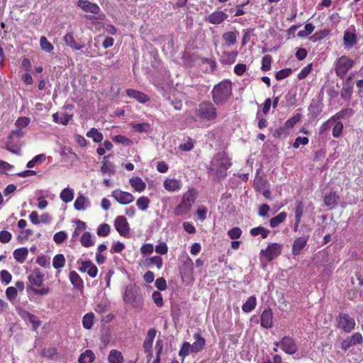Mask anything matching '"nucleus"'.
I'll use <instances>...</instances> for the list:
<instances>
[{
    "instance_id": "obj_1",
    "label": "nucleus",
    "mask_w": 363,
    "mask_h": 363,
    "mask_svg": "<svg viewBox=\"0 0 363 363\" xmlns=\"http://www.w3.org/2000/svg\"><path fill=\"white\" fill-rule=\"evenodd\" d=\"M230 158L225 152L216 154L211 161L208 173L215 181H219L227 176V170L231 167Z\"/></svg>"
},
{
    "instance_id": "obj_2",
    "label": "nucleus",
    "mask_w": 363,
    "mask_h": 363,
    "mask_svg": "<svg viewBox=\"0 0 363 363\" xmlns=\"http://www.w3.org/2000/svg\"><path fill=\"white\" fill-rule=\"evenodd\" d=\"M233 94L232 82L230 79H223L216 84L212 91V99L216 105L225 104Z\"/></svg>"
},
{
    "instance_id": "obj_3",
    "label": "nucleus",
    "mask_w": 363,
    "mask_h": 363,
    "mask_svg": "<svg viewBox=\"0 0 363 363\" xmlns=\"http://www.w3.org/2000/svg\"><path fill=\"white\" fill-rule=\"evenodd\" d=\"M123 301L136 309H141L144 304L143 294L140 289L135 284H129L126 286L123 294Z\"/></svg>"
},
{
    "instance_id": "obj_4",
    "label": "nucleus",
    "mask_w": 363,
    "mask_h": 363,
    "mask_svg": "<svg viewBox=\"0 0 363 363\" xmlns=\"http://www.w3.org/2000/svg\"><path fill=\"white\" fill-rule=\"evenodd\" d=\"M195 115L201 121H212L218 116L217 109L214 104L209 101H203L195 108Z\"/></svg>"
},
{
    "instance_id": "obj_5",
    "label": "nucleus",
    "mask_w": 363,
    "mask_h": 363,
    "mask_svg": "<svg viewBox=\"0 0 363 363\" xmlns=\"http://www.w3.org/2000/svg\"><path fill=\"white\" fill-rule=\"evenodd\" d=\"M196 199V191L194 189H190L185 192L180 203L174 209V213L177 216L186 215L191 209Z\"/></svg>"
},
{
    "instance_id": "obj_6",
    "label": "nucleus",
    "mask_w": 363,
    "mask_h": 363,
    "mask_svg": "<svg viewBox=\"0 0 363 363\" xmlns=\"http://www.w3.org/2000/svg\"><path fill=\"white\" fill-rule=\"evenodd\" d=\"M354 61L346 55H342L334 64L335 72L340 79H343L347 73L353 67Z\"/></svg>"
},
{
    "instance_id": "obj_7",
    "label": "nucleus",
    "mask_w": 363,
    "mask_h": 363,
    "mask_svg": "<svg viewBox=\"0 0 363 363\" xmlns=\"http://www.w3.org/2000/svg\"><path fill=\"white\" fill-rule=\"evenodd\" d=\"M337 327L345 333H350L355 327V321L347 313H340L337 317Z\"/></svg>"
},
{
    "instance_id": "obj_8",
    "label": "nucleus",
    "mask_w": 363,
    "mask_h": 363,
    "mask_svg": "<svg viewBox=\"0 0 363 363\" xmlns=\"http://www.w3.org/2000/svg\"><path fill=\"white\" fill-rule=\"evenodd\" d=\"M282 245L273 242L269 244L265 250H261V255L268 261H272L277 257L281 252Z\"/></svg>"
},
{
    "instance_id": "obj_9",
    "label": "nucleus",
    "mask_w": 363,
    "mask_h": 363,
    "mask_svg": "<svg viewBox=\"0 0 363 363\" xmlns=\"http://www.w3.org/2000/svg\"><path fill=\"white\" fill-rule=\"evenodd\" d=\"M357 43L356 29L354 26L345 30L343 35V45L345 48L350 49Z\"/></svg>"
},
{
    "instance_id": "obj_10",
    "label": "nucleus",
    "mask_w": 363,
    "mask_h": 363,
    "mask_svg": "<svg viewBox=\"0 0 363 363\" xmlns=\"http://www.w3.org/2000/svg\"><path fill=\"white\" fill-rule=\"evenodd\" d=\"M114 226L118 233L125 238H128L130 235V226L127 219L123 216H118L114 220Z\"/></svg>"
},
{
    "instance_id": "obj_11",
    "label": "nucleus",
    "mask_w": 363,
    "mask_h": 363,
    "mask_svg": "<svg viewBox=\"0 0 363 363\" xmlns=\"http://www.w3.org/2000/svg\"><path fill=\"white\" fill-rule=\"evenodd\" d=\"M111 196L122 205H127L132 203L135 198L133 195L129 192L123 191L121 189H116L111 192Z\"/></svg>"
},
{
    "instance_id": "obj_12",
    "label": "nucleus",
    "mask_w": 363,
    "mask_h": 363,
    "mask_svg": "<svg viewBox=\"0 0 363 363\" xmlns=\"http://www.w3.org/2000/svg\"><path fill=\"white\" fill-rule=\"evenodd\" d=\"M280 348L289 354H294L298 350V346L294 339L288 336L284 337L280 341Z\"/></svg>"
},
{
    "instance_id": "obj_13",
    "label": "nucleus",
    "mask_w": 363,
    "mask_h": 363,
    "mask_svg": "<svg viewBox=\"0 0 363 363\" xmlns=\"http://www.w3.org/2000/svg\"><path fill=\"white\" fill-rule=\"evenodd\" d=\"M363 341L362 335L357 332L354 333L352 335L347 337L344 339L341 342V348L344 351H347L352 346L362 343Z\"/></svg>"
},
{
    "instance_id": "obj_14",
    "label": "nucleus",
    "mask_w": 363,
    "mask_h": 363,
    "mask_svg": "<svg viewBox=\"0 0 363 363\" xmlns=\"http://www.w3.org/2000/svg\"><path fill=\"white\" fill-rule=\"evenodd\" d=\"M354 74L349 76L342 84V88L340 91L341 98L347 101H350L353 93V84L352 79Z\"/></svg>"
},
{
    "instance_id": "obj_15",
    "label": "nucleus",
    "mask_w": 363,
    "mask_h": 363,
    "mask_svg": "<svg viewBox=\"0 0 363 363\" xmlns=\"http://www.w3.org/2000/svg\"><path fill=\"white\" fill-rule=\"evenodd\" d=\"M228 18V15L223 11H216L206 17L205 21L211 24L218 25L223 23Z\"/></svg>"
},
{
    "instance_id": "obj_16",
    "label": "nucleus",
    "mask_w": 363,
    "mask_h": 363,
    "mask_svg": "<svg viewBox=\"0 0 363 363\" xmlns=\"http://www.w3.org/2000/svg\"><path fill=\"white\" fill-rule=\"evenodd\" d=\"M18 315L25 320H28L33 325V328L35 330H36L41 325V321L38 319V318L30 313L29 311L20 309L18 310Z\"/></svg>"
},
{
    "instance_id": "obj_17",
    "label": "nucleus",
    "mask_w": 363,
    "mask_h": 363,
    "mask_svg": "<svg viewBox=\"0 0 363 363\" xmlns=\"http://www.w3.org/2000/svg\"><path fill=\"white\" fill-rule=\"evenodd\" d=\"M44 274L39 269H35L28 276V281L31 284V287H40L43 284Z\"/></svg>"
},
{
    "instance_id": "obj_18",
    "label": "nucleus",
    "mask_w": 363,
    "mask_h": 363,
    "mask_svg": "<svg viewBox=\"0 0 363 363\" xmlns=\"http://www.w3.org/2000/svg\"><path fill=\"white\" fill-rule=\"evenodd\" d=\"M308 240V236H301L295 239L292 245V255L298 256L301 250L306 246Z\"/></svg>"
},
{
    "instance_id": "obj_19",
    "label": "nucleus",
    "mask_w": 363,
    "mask_h": 363,
    "mask_svg": "<svg viewBox=\"0 0 363 363\" xmlns=\"http://www.w3.org/2000/svg\"><path fill=\"white\" fill-rule=\"evenodd\" d=\"M77 6L85 12L98 14L100 11V8L96 4L92 3L88 0H79L77 1Z\"/></svg>"
},
{
    "instance_id": "obj_20",
    "label": "nucleus",
    "mask_w": 363,
    "mask_h": 363,
    "mask_svg": "<svg viewBox=\"0 0 363 363\" xmlns=\"http://www.w3.org/2000/svg\"><path fill=\"white\" fill-rule=\"evenodd\" d=\"M79 271L81 272H86L89 277L94 278L97 275L98 268L91 260H87L82 262Z\"/></svg>"
},
{
    "instance_id": "obj_21",
    "label": "nucleus",
    "mask_w": 363,
    "mask_h": 363,
    "mask_svg": "<svg viewBox=\"0 0 363 363\" xmlns=\"http://www.w3.org/2000/svg\"><path fill=\"white\" fill-rule=\"evenodd\" d=\"M125 93L128 97L134 99L141 104H145L150 101L149 96L140 91L133 89H128L125 90Z\"/></svg>"
},
{
    "instance_id": "obj_22",
    "label": "nucleus",
    "mask_w": 363,
    "mask_h": 363,
    "mask_svg": "<svg viewBox=\"0 0 363 363\" xmlns=\"http://www.w3.org/2000/svg\"><path fill=\"white\" fill-rule=\"evenodd\" d=\"M239 36V32L228 31L222 35V40H223L225 45L230 48L235 45L238 42V38Z\"/></svg>"
},
{
    "instance_id": "obj_23",
    "label": "nucleus",
    "mask_w": 363,
    "mask_h": 363,
    "mask_svg": "<svg viewBox=\"0 0 363 363\" xmlns=\"http://www.w3.org/2000/svg\"><path fill=\"white\" fill-rule=\"evenodd\" d=\"M261 326L269 329L273 325V313L271 308L265 309L261 315Z\"/></svg>"
},
{
    "instance_id": "obj_24",
    "label": "nucleus",
    "mask_w": 363,
    "mask_h": 363,
    "mask_svg": "<svg viewBox=\"0 0 363 363\" xmlns=\"http://www.w3.org/2000/svg\"><path fill=\"white\" fill-rule=\"evenodd\" d=\"M65 44L72 50H82L84 45L77 43L72 33H67L63 37Z\"/></svg>"
},
{
    "instance_id": "obj_25",
    "label": "nucleus",
    "mask_w": 363,
    "mask_h": 363,
    "mask_svg": "<svg viewBox=\"0 0 363 363\" xmlns=\"http://www.w3.org/2000/svg\"><path fill=\"white\" fill-rule=\"evenodd\" d=\"M238 52L235 50L224 51L222 52L220 62L223 65H230L236 61Z\"/></svg>"
},
{
    "instance_id": "obj_26",
    "label": "nucleus",
    "mask_w": 363,
    "mask_h": 363,
    "mask_svg": "<svg viewBox=\"0 0 363 363\" xmlns=\"http://www.w3.org/2000/svg\"><path fill=\"white\" fill-rule=\"evenodd\" d=\"M194 338L196 341L191 345L192 347L193 352L197 353L203 349L206 340L199 333L194 334Z\"/></svg>"
},
{
    "instance_id": "obj_27",
    "label": "nucleus",
    "mask_w": 363,
    "mask_h": 363,
    "mask_svg": "<svg viewBox=\"0 0 363 363\" xmlns=\"http://www.w3.org/2000/svg\"><path fill=\"white\" fill-rule=\"evenodd\" d=\"M339 199L340 197L335 191H330L325 195L323 201L326 206L333 208L337 205Z\"/></svg>"
},
{
    "instance_id": "obj_28",
    "label": "nucleus",
    "mask_w": 363,
    "mask_h": 363,
    "mask_svg": "<svg viewBox=\"0 0 363 363\" xmlns=\"http://www.w3.org/2000/svg\"><path fill=\"white\" fill-rule=\"evenodd\" d=\"M69 278L72 284L76 289L80 291L84 289V281L75 271H72L69 272Z\"/></svg>"
},
{
    "instance_id": "obj_29",
    "label": "nucleus",
    "mask_w": 363,
    "mask_h": 363,
    "mask_svg": "<svg viewBox=\"0 0 363 363\" xmlns=\"http://www.w3.org/2000/svg\"><path fill=\"white\" fill-rule=\"evenodd\" d=\"M129 182L135 191L142 192L146 188L145 182L139 177H132Z\"/></svg>"
},
{
    "instance_id": "obj_30",
    "label": "nucleus",
    "mask_w": 363,
    "mask_h": 363,
    "mask_svg": "<svg viewBox=\"0 0 363 363\" xmlns=\"http://www.w3.org/2000/svg\"><path fill=\"white\" fill-rule=\"evenodd\" d=\"M124 357L121 352L117 350H111L108 356V363H123Z\"/></svg>"
},
{
    "instance_id": "obj_31",
    "label": "nucleus",
    "mask_w": 363,
    "mask_h": 363,
    "mask_svg": "<svg viewBox=\"0 0 363 363\" xmlns=\"http://www.w3.org/2000/svg\"><path fill=\"white\" fill-rule=\"evenodd\" d=\"M109 156L110 155H108L104 157L102 165L101 167V172L103 174H114L116 172L114 164L108 160H106V158Z\"/></svg>"
},
{
    "instance_id": "obj_32",
    "label": "nucleus",
    "mask_w": 363,
    "mask_h": 363,
    "mask_svg": "<svg viewBox=\"0 0 363 363\" xmlns=\"http://www.w3.org/2000/svg\"><path fill=\"white\" fill-rule=\"evenodd\" d=\"M13 257L16 262L23 263L28 255V250L26 247H21L14 250Z\"/></svg>"
},
{
    "instance_id": "obj_33",
    "label": "nucleus",
    "mask_w": 363,
    "mask_h": 363,
    "mask_svg": "<svg viewBox=\"0 0 363 363\" xmlns=\"http://www.w3.org/2000/svg\"><path fill=\"white\" fill-rule=\"evenodd\" d=\"M72 117V114H68L67 113H62L61 116H59L58 113L52 114L53 121L56 123H60L63 125H67Z\"/></svg>"
},
{
    "instance_id": "obj_34",
    "label": "nucleus",
    "mask_w": 363,
    "mask_h": 363,
    "mask_svg": "<svg viewBox=\"0 0 363 363\" xmlns=\"http://www.w3.org/2000/svg\"><path fill=\"white\" fill-rule=\"evenodd\" d=\"M354 113V111L352 108H342L331 117H330V121H333L334 122L339 121L340 119L344 118L347 116H351Z\"/></svg>"
},
{
    "instance_id": "obj_35",
    "label": "nucleus",
    "mask_w": 363,
    "mask_h": 363,
    "mask_svg": "<svg viewBox=\"0 0 363 363\" xmlns=\"http://www.w3.org/2000/svg\"><path fill=\"white\" fill-rule=\"evenodd\" d=\"M287 213L285 211H282L272 217L269 220V225L272 228H277L281 223H282L286 219Z\"/></svg>"
},
{
    "instance_id": "obj_36",
    "label": "nucleus",
    "mask_w": 363,
    "mask_h": 363,
    "mask_svg": "<svg viewBox=\"0 0 363 363\" xmlns=\"http://www.w3.org/2000/svg\"><path fill=\"white\" fill-rule=\"evenodd\" d=\"M164 187L169 191H174L181 189V184L179 182L175 179H167L164 182Z\"/></svg>"
},
{
    "instance_id": "obj_37",
    "label": "nucleus",
    "mask_w": 363,
    "mask_h": 363,
    "mask_svg": "<svg viewBox=\"0 0 363 363\" xmlns=\"http://www.w3.org/2000/svg\"><path fill=\"white\" fill-rule=\"evenodd\" d=\"M95 354L91 350L82 353L78 359L79 363H92L95 360Z\"/></svg>"
},
{
    "instance_id": "obj_38",
    "label": "nucleus",
    "mask_w": 363,
    "mask_h": 363,
    "mask_svg": "<svg viewBox=\"0 0 363 363\" xmlns=\"http://www.w3.org/2000/svg\"><path fill=\"white\" fill-rule=\"evenodd\" d=\"M257 306V299L255 296H250L242 304V310L245 313H250Z\"/></svg>"
},
{
    "instance_id": "obj_39",
    "label": "nucleus",
    "mask_w": 363,
    "mask_h": 363,
    "mask_svg": "<svg viewBox=\"0 0 363 363\" xmlns=\"http://www.w3.org/2000/svg\"><path fill=\"white\" fill-rule=\"evenodd\" d=\"M269 230L262 226L255 227L250 229V234L252 236L256 237L260 235L262 239L267 238L269 236Z\"/></svg>"
},
{
    "instance_id": "obj_40",
    "label": "nucleus",
    "mask_w": 363,
    "mask_h": 363,
    "mask_svg": "<svg viewBox=\"0 0 363 363\" xmlns=\"http://www.w3.org/2000/svg\"><path fill=\"white\" fill-rule=\"evenodd\" d=\"M65 257L62 254H57L52 259V266L58 270L57 273H60V269L65 267Z\"/></svg>"
},
{
    "instance_id": "obj_41",
    "label": "nucleus",
    "mask_w": 363,
    "mask_h": 363,
    "mask_svg": "<svg viewBox=\"0 0 363 363\" xmlns=\"http://www.w3.org/2000/svg\"><path fill=\"white\" fill-rule=\"evenodd\" d=\"M94 318L95 316L94 313L90 312L86 313L82 318L83 328L86 330H90L94 325Z\"/></svg>"
},
{
    "instance_id": "obj_42",
    "label": "nucleus",
    "mask_w": 363,
    "mask_h": 363,
    "mask_svg": "<svg viewBox=\"0 0 363 363\" xmlns=\"http://www.w3.org/2000/svg\"><path fill=\"white\" fill-rule=\"evenodd\" d=\"M88 138H91L95 143H101L103 140L104 136L96 128H91L86 134Z\"/></svg>"
},
{
    "instance_id": "obj_43",
    "label": "nucleus",
    "mask_w": 363,
    "mask_h": 363,
    "mask_svg": "<svg viewBox=\"0 0 363 363\" xmlns=\"http://www.w3.org/2000/svg\"><path fill=\"white\" fill-rule=\"evenodd\" d=\"M191 352H193V350L191 344L189 342H184L179 351V355L182 357V362Z\"/></svg>"
},
{
    "instance_id": "obj_44",
    "label": "nucleus",
    "mask_w": 363,
    "mask_h": 363,
    "mask_svg": "<svg viewBox=\"0 0 363 363\" xmlns=\"http://www.w3.org/2000/svg\"><path fill=\"white\" fill-rule=\"evenodd\" d=\"M304 213V203L301 200L295 202L294 216L295 219L301 220Z\"/></svg>"
},
{
    "instance_id": "obj_45",
    "label": "nucleus",
    "mask_w": 363,
    "mask_h": 363,
    "mask_svg": "<svg viewBox=\"0 0 363 363\" xmlns=\"http://www.w3.org/2000/svg\"><path fill=\"white\" fill-rule=\"evenodd\" d=\"M40 48L47 53H50L54 50V46L50 43L45 36H41L40 38Z\"/></svg>"
},
{
    "instance_id": "obj_46",
    "label": "nucleus",
    "mask_w": 363,
    "mask_h": 363,
    "mask_svg": "<svg viewBox=\"0 0 363 363\" xmlns=\"http://www.w3.org/2000/svg\"><path fill=\"white\" fill-rule=\"evenodd\" d=\"M60 199L65 203H69L74 199V191L69 188L64 189L60 193Z\"/></svg>"
},
{
    "instance_id": "obj_47",
    "label": "nucleus",
    "mask_w": 363,
    "mask_h": 363,
    "mask_svg": "<svg viewBox=\"0 0 363 363\" xmlns=\"http://www.w3.org/2000/svg\"><path fill=\"white\" fill-rule=\"evenodd\" d=\"M315 26L311 23H306L304 30H299L297 35L301 38H306L313 32Z\"/></svg>"
},
{
    "instance_id": "obj_48",
    "label": "nucleus",
    "mask_w": 363,
    "mask_h": 363,
    "mask_svg": "<svg viewBox=\"0 0 363 363\" xmlns=\"http://www.w3.org/2000/svg\"><path fill=\"white\" fill-rule=\"evenodd\" d=\"M150 203V200L147 196H140L136 201V206L140 211H146Z\"/></svg>"
},
{
    "instance_id": "obj_49",
    "label": "nucleus",
    "mask_w": 363,
    "mask_h": 363,
    "mask_svg": "<svg viewBox=\"0 0 363 363\" xmlns=\"http://www.w3.org/2000/svg\"><path fill=\"white\" fill-rule=\"evenodd\" d=\"M301 118V114L299 113H297L294 114L293 116L289 118L285 123L284 126L287 129H290L294 127V125L300 121Z\"/></svg>"
},
{
    "instance_id": "obj_50",
    "label": "nucleus",
    "mask_w": 363,
    "mask_h": 363,
    "mask_svg": "<svg viewBox=\"0 0 363 363\" xmlns=\"http://www.w3.org/2000/svg\"><path fill=\"white\" fill-rule=\"evenodd\" d=\"M81 244L83 247H89L94 245L91 234L89 232H85L81 237Z\"/></svg>"
},
{
    "instance_id": "obj_51",
    "label": "nucleus",
    "mask_w": 363,
    "mask_h": 363,
    "mask_svg": "<svg viewBox=\"0 0 363 363\" xmlns=\"http://www.w3.org/2000/svg\"><path fill=\"white\" fill-rule=\"evenodd\" d=\"M333 123L335 124L333 128L332 134L335 138H338L342 134L344 126H343L342 123L340 121H336V122H333Z\"/></svg>"
},
{
    "instance_id": "obj_52",
    "label": "nucleus",
    "mask_w": 363,
    "mask_h": 363,
    "mask_svg": "<svg viewBox=\"0 0 363 363\" xmlns=\"http://www.w3.org/2000/svg\"><path fill=\"white\" fill-rule=\"evenodd\" d=\"M86 202V197L82 194H79L74 201V208L77 211L84 210L85 208Z\"/></svg>"
},
{
    "instance_id": "obj_53",
    "label": "nucleus",
    "mask_w": 363,
    "mask_h": 363,
    "mask_svg": "<svg viewBox=\"0 0 363 363\" xmlns=\"http://www.w3.org/2000/svg\"><path fill=\"white\" fill-rule=\"evenodd\" d=\"M272 57L269 55H266L262 57L261 69L264 72H267L271 69Z\"/></svg>"
},
{
    "instance_id": "obj_54",
    "label": "nucleus",
    "mask_w": 363,
    "mask_h": 363,
    "mask_svg": "<svg viewBox=\"0 0 363 363\" xmlns=\"http://www.w3.org/2000/svg\"><path fill=\"white\" fill-rule=\"evenodd\" d=\"M152 298L157 307L161 308L163 306V305H164L163 297H162V294L160 291H153V293L152 294Z\"/></svg>"
},
{
    "instance_id": "obj_55",
    "label": "nucleus",
    "mask_w": 363,
    "mask_h": 363,
    "mask_svg": "<svg viewBox=\"0 0 363 363\" xmlns=\"http://www.w3.org/2000/svg\"><path fill=\"white\" fill-rule=\"evenodd\" d=\"M292 74V69L291 68H286L278 71L275 74L277 80H282Z\"/></svg>"
},
{
    "instance_id": "obj_56",
    "label": "nucleus",
    "mask_w": 363,
    "mask_h": 363,
    "mask_svg": "<svg viewBox=\"0 0 363 363\" xmlns=\"http://www.w3.org/2000/svg\"><path fill=\"white\" fill-rule=\"evenodd\" d=\"M24 131L21 128H18L16 130H13L9 133L8 137V140L13 142L16 138L20 139L24 135Z\"/></svg>"
},
{
    "instance_id": "obj_57",
    "label": "nucleus",
    "mask_w": 363,
    "mask_h": 363,
    "mask_svg": "<svg viewBox=\"0 0 363 363\" xmlns=\"http://www.w3.org/2000/svg\"><path fill=\"white\" fill-rule=\"evenodd\" d=\"M46 159L45 155L44 154H40L36 156H35L31 160H30L27 164L26 167L28 168H33L36 163L38 162H42L45 161Z\"/></svg>"
},
{
    "instance_id": "obj_58",
    "label": "nucleus",
    "mask_w": 363,
    "mask_h": 363,
    "mask_svg": "<svg viewBox=\"0 0 363 363\" xmlns=\"http://www.w3.org/2000/svg\"><path fill=\"white\" fill-rule=\"evenodd\" d=\"M179 147L182 151H191L194 147V142L189 137L185 143L179 145Z\"/></svg>"
},
{
    "instance_id": "obj_59",
    "label": "nucleus",
    "mask_w": 363,
    "mask_h": 363,
    "mask_svg": "<svg viewBox=\"0 0 363 363\" xmlns=\"http://www.w3.org/2000/svg\"><path fill=\"white\" fill-rule=\"evenodd\" d=\"M110 226L107 223L101 224L97 229V235L101 237H106L110 233Z\"/></svg>"
},
{
    "instance_id": "obj_60",
    "label": "nucleus",
    "mask_w": 363,
    "mask_h": 363,
    "mask_svg": "<svg viewBox=\"0 0 363 363\" xmlns=\"http://www.w3.org/2000/svg\"><path fill=\"white\" fill-rule=\"evenodd\" d=\"M148 265H155L158 269H160L163 266V260L162 258L160 256H153L150 257L148 260Z\"/></svg>"
},
{
    "instance_id": "obj_61",
    "label": "nucleus",
    "mask_w": 363,
    "mask_h": 363,
    "mask_svg": "<svg viewBox=\"0 0 363 363\" xmlns=\"http://www.w3.org/2000/svg\"><path fill=\"white\" fill-rule=\"evenodd\" d=\"M18 291L16 287L9 286L6 289V296L8 300L12 301L17 296Z\"/></svg>"
},
{
    "instance_id": "obj_62",
    "label": "nucleus",
    "mask_w": 363,
    "mask_h": 363,
    "mask_svg": "<svg viewBox=\"0 0 363 363\" xmlns=\"http://www.w3.org/2000/svg\"><path fill=\"white\" fill-rule=\"evenodd\" d=\"M270 210V206L267 203H263L259 206L257 214L259 216L262 218H267L269 216L268 213Z\"/></svg>"
},
{
    "instance_id": "obj_63",
    "label": "nucleus",
    "mask_w": 363,
    "mask_h": 363,
    "mask_svg": "<svg viewBox=\"0 0 363 363\" xmlns=\"http://www.w3.org/2000/svg\"><path fill=\"white\" fill-rule=\"evenodd\" d=\"M113 140L117 143H121L125 145H130L132 144V141L123 135H118L113 138Z\"/></svg>"
},
{
    "instance_id": "obj_64",
    "label": "nucleus",
    "mask_w": 363,
    "mask_h": 363,
    "mask_svg": "<svg viewBox=\"0 0 363 363\" xmlns=\"http://www.w3.org/2000/svg\"><path fill=\"white\" fill-rule=\"evenodd\" d=\"M67 238L65 231H59L54 235L53 240L55 243L61 244Z\"/></svg>"
}]
</instances>
